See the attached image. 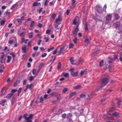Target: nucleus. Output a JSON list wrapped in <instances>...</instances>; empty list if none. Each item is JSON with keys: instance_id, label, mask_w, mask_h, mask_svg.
Segmentation results:
<instances>
[{"instance_id": "f257e3e1", "label": "nucleus", "mask_w": 122, "mask_h": 122, "mask_svg": "<svg viewBox=\"0 0 122 122\" xmlns=\"http://www.w3.org/2000/svg\"><path fill=\"white\" fill-rule=\"evenodd\" d=\"M108 81L109 79L108 77L102 78L101 85L99 89H101L105 85Z\"/></svg>"}, {"instance_id": "f03ea898", "label": "nucleus", "mask_w": 122, "mask_h": 122, "mask_svg": "<svg viewBox=\"0 0 122 122\" xmlns=\"http://www.w3.org/2000/svg\"><path fill=\"white\" fill-rule=\"evenodd\" d=\"M107 116L108 117H107V119H109L111 120L113 119L112 117L115 116L116 117H118L119 116L118 113L117 112H115L112 113H111L108 112L107 114Z\"/></svg>"}, {"instance_id": "7ed1b4c3", "label": "nucleus", "mask_w": 122, "mask_h": 122, "mask_svg": "<svg viewBox=\"0 0 122 122\" xmlns=\"http://www.w3.org/2000/svg\"><path fill=\"white\" fill-rule=\"evenodd\" d=\"M27 116V113H25L24 114L23 116V118H24L27 122H32V121L31 120L33 116L32 114H31L29 116V117H26Z\"/></svg>"}, {"instance_id": "20e7f679", "label": "nucleus", "mask_w": 122, "mask_h": 122, "mask_svg": "<svg viewBox=\"0 0 122 122\" xmlns=\"http://www.w3.org/2000/svg\"><path fill=\"white\" fill-rule=\"evenodd\" d=\"M95 9L99 14L101 15L102 14L103 10L100 5H97L96 6Z\"/></svg>"}, {"instance_id": "39448f33", "label": "nucleus", "mask_w": 122, "mask_h": 122, "mask_svg": "<svg viewBox=\"0 0 122 122\" xmlns=\"http://www.w3.org/2000/svg\"><path fill=\"white\" fill-rule=\"evenodd\" d=\"M112 17V15L111 14H108L107 15L106 17V20L109 21L111 20Z\"/></svg>"}, {"instance_id": "423d86ee", "label": "nucleus", "mask_w": 122, "mask_h": 122, "mask_svg": "<svg viewBox=\"0 0 122 122\" xmlns=\"http://www.w3.org/2000/svg\"><path fill=\"white\" fill-rule=\"evenodd\" d=\"M62 20V18L61 16L60 15H58V18H57L55 21V23H57L58 22H60Z\"/></svg>"}, {"instance_id": "0eeeda50", "label": "nucleus", "mask_w": 122, "mask_h": 122, "mask_svg": "<svg viewBox=\"0 0 122 122\" xmlns=\"http://www.w3.org/2000/svg\"><path fill=\"white\" fill-rule=\"evenodd\" d=\"M78 25L76 26V27L73 30L72 33L74 34H76L77 32L78 31Z\"/></svg>"}, {"instance_id": "6e6552de", "label": "nucleus", "mask_w": 122, "mask_h": 122, "mask_svg": "<svg viewBox=\"0 0 122 122\" xmlns=\"http://www.w3.org/2000/svg\"><path fill=\"white\" fill-rule=\"evenodd\" d=\"M120 25V22L119 21H117L116 23L113 24V25L115 26L116 28L119 27Z\"/></svg>"}, {"instance_id": "1a4fd4ad", "label": "nucleus", "mask_w": 122, "mask_h": 122, "mask_svg": "<svg viewBox=\"0 0 122 122\" xmlns=\"http://www.w3.org/2000/svg\"><path fill=\"white\" fill-rule=\"evenodd\" d=\"M76 94V92H72L69 95V97L71 98L72 97L75 96Z\"/></svg>"}, {"instance_id": "9d476101", "label": "nucleus", "mask_w": 122, "mask_h": 122, "mask_svg": "<svg viewBox=\"0 0 122 122\" xmlns=\"http://www.w3.org/2000/svg\"><path fill=\"white\" fill-rule=\"evenodd\" d=\"M7 63H9L10 62V61L12 59V57L11 56H7Z\"/></svg>"}, {"instance_id": "9b49d317", "label": "nucleus", "mask_w": 122, "mask_h": 122, "mask_svg": "<svg viewBox=\"0 0 122 122\" xmlns=\"http://www.w3.org/2000/svg\"><path fill=\"white\" fill-rule=\"evenodd\" d=\"M78 72L76 71V72H73L71 74L72 76H77Z\"/></svg>"}, {"instance_id": "f8f14e48", "label": "nucleus", "mask_w": 122, "mask_h": 122, "mask_svg": "<svg viewBox=\"0 0 122 122\" xmlns=\"http://www.w3.org/2000/svg\"><path fill=\"white\" fill-rule=\"evenodd\" d=\"M6 102V101L5 100H2L0 103V104L2 106H3L4 105L5 103Z\"/></svg>"}, {"instance_id": "ddd939ff", "label": "nucleus", "mask_w": 122, "mask_h": 122, "mask_svg": "<svg viewBox=\"0 0 122 122\" xmlns=\"http://www.w3.org/2000/svg\"><path fill=\"white\" fill-rule=\"evenodd\" d=\"M64 48V46H63L61 47L60 49V50L58 51L57 52L59 54H60L61 53L63 52V50Z\"/></svg>"}, {"instance_id": "4468645a", "label": "nucleus", "mask_w": 122, "mask_h": 122, "mask_svg": "<svg viewBox=\"0 0 122 122\" xmlns=\"http://www.w3.org/2000/svg\"><path fill=\"white\" fill-rule=\"evenodd\" d=\"M76 1L75 0H72V7L73 8H74L76 6L75 4Z\"/></svg>"}, {"instance_id": "2eb2a0df", "label": "nucleus", "mask_w": 122, "mask_h": 122, "mask_svg": "<svg viewBox=\"0 0 122 122\" xmlns=\"http://www.w3.org/2000/svg\"><path fill=\"white\" fill-rule=\"evenodd\" d=\"M114 16L115 18L117 20H118L120 18V16L118 14H117L115 13L114 14Z\"/></svg>"}, {"instance_id": "dca6fc26", "label": "nucleus", "mask_w": 122, "mask_h": 122, "mask_svg": "<svg viewBox=\"0 0 122 122\" xmlns=\"http://www.w3.org/2000/svg\"><path fill=\"white\" fill-rule=\"evenodd\" d=\"M13 95V93H11L10 94H8L7 95L6 97L8 99H10L11 97Z\"/></svg>"}, {"instance_id": "f3484780", "label": "nucleus", "mask_w": 122, "mask_h": 122, "mask_svg": "<svg viewBox=\"0 0 122 122\" xmlns=\"http://www.w3.org/2000/svg\"><path fill=\"white\" fill-rule=\"evenodd\" d=\"M81 86L80 85H78L77 86H75L74 88L75 89V90H78L80 89L81 88Z\"/></svg>"}, {"instance_id": "a211bd4d", "label": "nucleus", "mask_w": 122, "mask_h": 122, "mask_svg": "<svg viewBox=\"0 0 122 122\" xmlns=\"http://www.w3.org/2000/svg\"><path fill=\"white\" fill-rule=\"evenodd\" d=\"M107 94L105 93V94L103 96V98L101 100V102L102 104H103L102 103V102L104 101H105V100L106 99V98H105V95H106Z\"/></svg>"}, {"instance_id": "6ab92c4d", "label": "nucleus", "mask_w": 122, "mask_h": 122, "mask_svg": "<svg viewBox=\"0 0 122 122\" xmlns=\"http://www.w3.org/2000/svg\"><path fill=\"white\" fill-rule=\"evenodd\" d=\"M22 51L24 53H26V47L25 46H23L22 48Z\"/></svg>"}, {"instance_id": "aec40b11", "label": "nucleus", "mask_w": 122, "mask_h": 122, "mask_svg": "<svg viewBox=\"0 0 122 122\" xmlns=\"http://www.w3.org/2000/svg\"><path fill=\"white\" fill-rule=\"evenodd\" d=\"M25 34V32L23 31L22 32L21 34L19 35V36H21L23 37H24Z\"/></svg>"}, {"instance_id": "412c9836", "label": "nucleus", "mask_w": 122, "mask_h": 122, "mask_svg": "<svg viewBox=\"0 0 122 122\" xmlns=\"http://www.w3.org/2000/svg\"><path fill=\"white\" fill-rule=\"evenodd\" d=\"M32 85V84H31L29 85H27L26 86V87L28 89H31Z\"/></svg>"}, {"instance_id": "4be33fe9", "label": "nucleus", "mask_w": 122, "mask_h": 122, "mask_svg": "<svg viewBox=\"0 0 122 122\" xmlns=\"http://www.w3.org/2000/svg\"><path fill=\"white\" fill-rule=\"evenodd\" d=\"M18 6V4L17 3H16L13 5V6L10 9L11 10H12L16 7L17 6Z\"/></svg>"}, {"instance_id": "5701e85b", "label": "nucleus", "mask_w": 122, "mask_h": 122, "mask_svg": "<svg viewBox=\"0 0 122 122\" xmlns=\"http://www.w3.org/2000/svg\"><path fill=\"white\" fill-rule=\"evenodd\" d=\"M74 46V45L73 44L71 43L69 45V48L70 49L72 48Z\"/></svg>"}, {"instance_id": "b1692460", "label": "nucleus", "mask_w": 122, "mask_h": 122, "mask_svg": "<svg viewBox=\"0 0 122 122\" xmlns=\"http://www.w3.org/2000/svg\"><path fill=\"white\" fill-rule=\"evenodd\" d=\"M73 24L74 25H78V23L76 20V18L75 19L73 20Z\"/></svg>"}, {"instance_id": "393cba45", "label": "nucleus", "mask_w": 122, "mask_h": 122, "mask_svg": "<svg viewBox=\"0 0 122 122\" xmlns=\"http://www.w3.org/2000/svg\"><path fill=\"white\" fill-rule=\"evenodd\" d=\"M33 33L31 32L29 33V37L30 38H31L33 36Z\"/></svg>"}, {"instance_id": "a878e982", "label": "nucleus", "mask_w": 122, "mask_h": 122, "mask_svg": "<svg viewBox=\"0 0 122 122\" xmlns=\"http://www.w3.org/2000/svg\"><path fill=\"white\" fill-rule=\"evenodd\" d=\"M85 42L87 44H89L90 42V41L87 38H86L85 40Z\"/></svg>"}, {"instance_id": "bb28decb", "label": "nucleus", "mask_w": 122, "mask_h": 122, "mask_svg": "<svg viewBox=\"0 0 122 122\" xmlns=\"http://www.w3.org/2000/svg\"><path fill=\"white\" fill-rule=\"evenodd\" d=\"M86 95L84 94H81L80 95V97L81 98H83L85 97Z\"/></svg>"}, {"instance_id": "cd10ccee", "label": "nucleus", "mask_w": 122, "mask_h": 122, "mask_svg": "<svg viewBox=\"0 0 122 122\" xmlns=\"http://www.w3.org/2000/svg\"><path fill=\"white\" fill-rule=\"evenodd\" d=\"M5 21L4 20H2L1 21L0 25H3L5 24Z\"/></svg>"}, {"instance_id": "c85d7f7f", "label": "nucleus", "mask_w": 122, "mask_h": 122, "mask_svg": "<svg viewBox=\"0 0 122 122\" xmlns=\"http://www.w3.org/2000/svg\"><path fill=\"white\" fill-rule=\"evenodd\" d=\"M1 68L2 69L0 70V73L2 72L3 71V69L4 68V67L3 65H2L1 67Z\"/></svg>"}, {"instance_id": "c756f323", "label": "nucleus", "mask_w": 122, "mask_h": 122, "mask_svg": "<svg viewBox=\"0 0 122 122\" xmlns=\"http://www.w3.org/2000/svg\"><path fill=\"white\" fill-rule=\"evenodd\" d=\"M61 63L60 62H59L58 64L57 67L58 68V69H59L61 68Z\"/></svg>"}, {"instance_id": "7c9ffc66", "label": "nucleus", "mask_w": 122, "mask_h": 122, "mask_svg": "<svg viewBox=\"0 0 122 122\" xmlns=\"http://www.w3.org/2000/svg\"><path fill=\"white\" fill-rule=\"evenodd\" d=\"M72 115L70 113H69L67 115V117L68 118L71 117H72Z\"/></svg>"}, {"instance_id": "2f4dec72", "label": "nucleus", "mask_w": 122, "mask_h": 122, "mask_svg": "<svg viewBox=\"0 0 122 122\" xmlns=\"http://www.w3.org/2000/svg\"><path fill=\"white\" fill-rule=\"evenodd\" d=\"M54 47H52L51 48H49L48 49L47 51L48 52H50V51H51L53 50L54 49Z\"/></svg>"}, {"instance_id": "473e14b6", "label": "nucleus", "mask_w": 122, "mask_h": 122, "mask_svg": "<svg viewBox=\"0 0 122 122\" xmlns=\"http://www.w3.org/2000/svg\"><path fill=\"white\" fill-rule=\"evenodd\" d=\"M83 62V59L80 60L78 63V64L79 65L82 63Z\"/></svg>"}, {"instance_id": "72a5a7b5", "label": "nucleus", "mask_w": 122, "mask_h": 122, "mask_svg": "<svg viewBox=\"0 0 122 122\" xmlns=\"http://www.w3.org/2000/svg\"><path fill=\"white\" fill-rule=\"evenodd\" d=\"M35 23L34 21H32L31 22V23L30 25V27H33L34 26V25H35Z\"/></svg>"}, {"instance_id": "f704fd0d", "label": "nucleus", "mask_w": 122, "mask_h": 122, "mask_svg": "<svg viewBox=\"0 0 122 122\" xmlns=\"http://www.w3.org/2000/svg\"><path fill=\"white\" fill-rule=\"evenodd\" d=\"M13 41H14L13 40H10L8 41V43L9 44L11 45L13 44Z\"/></svg>"}, {"instance_id": "c9c22d12", "label": "nucleus", "mask_w": 122, "mask_h": 122, "mask_svg": "<svg viewBox=\"0 0 122 122\" xmlns=\"http://www.w3.org/2000/svg\"><path fill=\"white\" fill-rule=\"evenodd\" d=\"M44 40H46L45 42L46 43L48 42V41L49 40V39L48 38H47V37H45L44 38Z\"/></svg>"}, {"instance_id": "e433bc0d", "label": "nucleus", "mask_w": 122, "mask_h": 122, "mask_svg": "<svg viewBox=\"0 0 122 122\" xmlns=\"http://www.w3.org/2000/svg\"><path fill=\"white\" fill-rule=\"evenodd\" d=\"M70 62L71 63V64H72V63L74 62V60L73 57H71L70 59Z\"/></svg>"}, {"instance_id": "4c0bfd02", "label": "nucleus", "mask_w": 122, "mask_h": 122, "mask_svg": "<svg viewBox=\"0 0 122 122\" xmlns=\"http://www.w3.org/2000/svg\"><path fill=\"white\" fill-rule=\"evenodd\" d=\"M67 91V88H64L62 90V92L64 93H65Z\"/></svg>"}, {"instance_id": "58836bf2", "label": "nucleus", "mask_w": 122, "mask_h": 122, "mask_svg": "<svg viewBox=\"0 0 122 122\" xmlns=\"http://www.w3.org/2000/svg\"><path fill=\"white\" fill-rule=\"evenodd\" d=\"M106 8H107V6H106V4H105L103 7V11H104L105 12H106Z\"/></svg>"}, {"instance_id": "ea45409f", "label": "nucleus", "mask_w": 122, "mask_h": 122, "mask_svg": "<svg viewBox=\"0 0 122 122\" xmlns=\"http://www.w3.org/2000/svg\"><path fill=\"white\" fill-rule=\"evenodd\" d=\"M56 15L55 14H53L51 16V18L53 19H55L56 17Z\"/></svg>"}, {"instance_id": "a19ab883", "label": "nucleus", "mask_w": 122, "mask_h": 122, "mask_svg": "<svg viewBox=\"0 0 122 122\" xmlns=\"http://www.w3.org/2000/svg\"><path fill=\"white\" fill-rule=\"evenodd\" d=\"M103 60H102L100 62L99 66H102V64H103Z\"/></svg>"}, {"instance_id": "79ce46f5", "label": "nucleus", "mask_w": 122, "mask_h": 122, "mask_svg": "<svg viewBox=\"0 0 122 122\" xmlns=\"http://www.w3.org/2000/svg\"><path fill=\"white\" fill-rule=\"evenodd\" d=\"M37 54L36 52H35L33 54L32 56L34 57H35L36 56Z\"/></svg>"}, {"instance_id": "37998d69", "label": "nucleus", "mask_w": 122, "mask_h": 122, "mask_svg": "<svg viewBox=\"0 0 122 122\" xmlns=\"http://www.w3.org/2000/svg\"><path fill=\"white\" fill-rule=\"evenodd\" d=\"M38 46H34L33 47V49L35 51H37L38 49Z\"/></svg>"}, {"instance_id": "c03bdc74", "label": "nucleus", "mask_w": 122, "mask_h": 122, "mask_svg": "<svg viewBox=\"0 0 122 122\" xmlns=\"http://www.w3.org/2000/svg\"><path fill=\"white\" fill-rule=\"evenodd\" d=\"M43 64L42 63H41L40 65L38 67L40 69H41L43 66Z\"/></svg>"}, {"instance_id": "a18cd8bd", "label": "nucleus", "mask_w": 122, "mask_h": 122, "mask_svg": "<svg viewBox=\"0 0 122 122\" xmlns=\"http://www.w3.org/2000/svg\"><path fill=\"white\" fill-rule=\"evenodd\" d=\"M74 69L73 68H71L70 69V71L71 72V74L72 73L74 72Z\"/></svg>"}, {"instance_id": "49530a36", "label": "nucleus", "mask_w": 122, "mask_h": 122, "mask_svg": "<svg viewBox=\"0 0 122 122\" xmlns=\"http://www.w3.org/2000/svg\"><path fill=\"white\" fill-rule=\"evenodd\" d=\"M47 55V54L46 53H44V54L42 55V57H44L46 56Z\"/></svg>"}, {"instance_id": "de8ad7c7", "label": "nucleus", "mask_w": 122, "mask_h": 122, "mask_svg": "<svg viewBox=\"0 0 122 122\" xmlns=\"http://www.w3.org/2000/svg\"><path fill=\"white\" fill-rule=\"evenodd\" d=\"M121 101H118L117 102V104L118 107H119L121 104Z\"/></svg>"}, {"instance_id": "09e8293b", "label": "nucleus", "mask_w": 122, "mask_h": 122, "mask_svg": "<svg viewBox=\"0 0 122 122\" xmlns=\"http://www.w3.org/2000/svg\"><path fill=\"white\" fill-rule=\"evenodd\" d=\"M42 41L41 40H39L37 42V44L38 45H40Z\"/></svg>"}, {"instance_id": "8fccbe9b", "label": "nucleus", "mask_w": 122, "mask_h": 122, "mask_svg": "<svg viewBox=\"0 0 122 122\" xmlns=\"http://www.w3.org/2000/svg\"><path fill=\"white\" fill-rule=\"evenodd\" d=\"M48 2V0H46L45 2L44 3V5L45 6H46L47 5V3Z\"/></svg>"}, {"instance_id": "3c124183", "label": "nucleus", "mask_w": 122, "mask_h": 122, "mask_svg": "<svg viewBox=\"0 0 122 122\" xmlns=\"http://www.w3.org/2000/svg\"><path fill=\"white\" fill-rule=\"evenodd\" d=\"M77 38L76 37L75 39H74L73 40L75 44H76L77 43Z\"/></svg>"}, {"instance_id": "603ef678", "label": "nucleus", "mask_w": 122, "mask_h": 122, "mask_svg": "<svg viewBox=\"0 0 122 122\" xmlns=\"http://www.w3.org/2000/svg\"><path fill=\"white\" fill-rule=\"evenodd\" d=\"M4 56V53H2V54L1 55V57H0V58H1L2 59H3Z\"/></svg>"}, {"instance_id": "864d4df0", "label": "nucleus", "mask_w": 122, "mask_h": 122, "mask_svg": "<svg viewBox=\"0 0 122 122\" xmlns=\"http://www.w3.org/2000/svg\"><path fill=\"white\" fill-rule=\"evenodd\" d=\"M33 76H31L30 77L29 80L30 81H31L33 80Z\"/></svg>"}, {"instance_id": "5fc2aeb1", "label": "nucleus", "mask_w": 122, "mask_h": 122, "mask_svg": "<svg viewBox=\"0 0 122 122\" xmlns=\"http://www.w3.org/2000/svg\"><path fill=\"white\" fill-rule=\"evenodd\" d=\"M69 74L68 73H66L64 74V76L65 77H67L69 76Z\"/></svg>"}, {"instance_id": "6e6d98bb", "label": "nucleus", "mask_w": 122, "mask_h": 122, "mask_svg": "<svg viewBox=\"0 0 122 122\" xmlns=\"http://www.w3.org/2000/svg\"><path fill=\"white\" fill-rule=\"evenodd\" d=\"M17 91V90L15 89H13L11 91V92L12 93H14Z\"/></svg>"}, {"instance_id": "4d7b16f0", "label": "nucleus", "mask_w": 122, "mask_h": 122, "mask_svg": "<svg viewBox=\"0 0 122 122\" xmlns=\"http://www.w3.org/2000/svg\"><path fill=\"white\" fill-rule=\"evenodd\" d=\"M42 24H40V23H39L38 25V26L40 28H41V27L42 26Z\"/></svg>"}, {"instance_id": "13d9d810", "label": "nucleus", "mask_w": 122, "mask_h": 122, "mask_svg": "<svg viewBox=\"0 0 122 122\" xmlns=\"http://www.w3.org/2000/svg\"><path fill=\"white\" fill-rule=\"evenodd\" d=\"M37 5V2H35L33 4V6H35Z\"/></svg>"}, {"instance_id": "bf43d9fd", "label": "nucleus", "mask_w": 122, "mask_h": 122, "mask_svg": "<svg viewBox=\"0 0 122 122\" xmlns=\"http://www.w3.org/2000/svg\"><path fill=\"white\" fill-rule=\"evenodd\" d=\"M51 31V30H47L46 32V33L47 34H49Z\"/></svg>"}, {"instance_id": "052dcab7", "label": "nucleus", "mask_w": 122, "mask_h": 122, "mask_svg": "<svg viewBox=\"0 0 122 122\" xmlns=\"http://www.w3.org/2000/svg\"><path fill=\"white\" fill-rule=\"evenodd\" d=\"M57 49H57L56 50H55L53 51V54H54V55L55 54H56V52H57L58 51H57Z\"/></svg>"}, {"instance_id": "680f3d73", "label": "nucleus", "mask_w": 122, "mask_h": 122, "mask_svg": "<svg viewBox=\"0 0 122 122\" xmlns=\"http://www.w3.org/2000/svg\"><path fill=\"white\" fill-rule=\"evenodd\" d=\"M21 89H22L20 87V88H19V89L18 91V93H19V94H20V93Z\"/></svg>"}, {"instance_id": "e2e57ef3", "label": "nucleus", "mask_w": 122, "mask_h": 122, "mask_svg": "<svg viewBox=\"0 0 122 122\" xmlns=\"http://www.w3.org/2000/svg\"><path fill=\"white\" fill-rule=\"evenodd\" d=\"M17 21L19 23H21V20L19 19H17Z\"/></svg>"}, {"instance_id": "0e129e2a", "label": "nucleus", "mask_w": 122, "mask_h": 122, "mask_svg": "<svg viewBox=\"0 0 122 122\" xmlns=\"http://www.w3.org/2000/svg\"><path fill=\"white\" fill-rule=\"evenodd\" d=\"M6 7L4 5L2 6L1 7V9L2 10H4L6 9Z\"/></svg>"}, {"instance_id": "69168bd1", "label": "nucleus", "mask_w": 122, "mask_h": 122, "mask_svg": "<svg viewBox=\"0 0 122 122\" xmlns=\"http://www.w3.org/2000/svg\"><path fill=\"white\" fill-rule=\"evenodd\" d=\"M36 71V70L35 69H34L32 71L33 74L34 75L35 74V72Z\"/></svg>"}, {"instance_id": "338daca9", "label": "nucleus", "mask_w": 122, "mask_h": 122, "mask_svg": "<svg viewBox=\"0 0 122 122\" xmlns=\"http://www.w3.org/2000/svg\"><path fill=\"white\" fill-rule=\"evenodd\" d=\"M27 82V81L26 80H24L23 84L24 85H25L26 84Z\"/></svg>"}, {"instance_id": "774afa93", "label": "nucleus", "mask_w": 122, "mask_h": 122, "mask_svg": "<svg viewBox=\"0 0 122 122\" xmlns=\"http://www.w3.org/2000/svg\"><path fill=\"white\" fill-rule=\"evenodd\" d=\"M66 114H65V113L63 114L62 115V117L63 118H65V117H66Z\"/></svg>"}]
</instances>
